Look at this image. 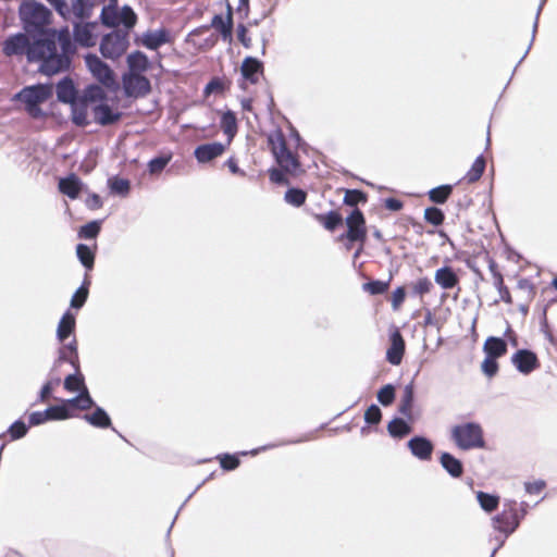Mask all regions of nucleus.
I'll list each match as a JSON object with an SVG mask.
<instances>
[{"instance_id": "59", "label": "nucleus", "mask_w": 557, "mask_h": 557, "mask_svg": "<svg viewBox=\"0 0 557 557\" xmlns=\"http://www.w3.org/2000/svg\"><path fill=\"white\" fill-rule=\"evenodd\" d=\"M407 289L404 285L397 286L391 296V305L394 311L398 310L406 300Z\"/></svg>"}, {"instance_id": "9", "label": "nucleus", "mask_w": 557, "mask_h": 557, "mask_svg": "<svg viewBox=\"0 0 557 557\" xmlns=\"http://www.w3.org/2000/svg\"><path fill=\"white\" fill-rule=\"evenodd\" d=\"M74 27V46L75 53L77 52V48H90L97 44L98 34L96 32L98 21L89 20H69Z\"/></svg>"}, {"instance_id": "12", "label": "nucleus", "mask_w": 557, "mask_h": 557, "mask_svg": "<svg viewBox=\"0 0 557 557\" xmlns=\"http://www.w3.org/2000/svg\"><path fill=\"white\" fill-rule=\"evenodd\" d=\"M388 347L386 349V361L392 366H399L406 350V342L400 330L392 324L388 332Z\"/></svg>"}, {"instance_id": "38", "label": "nucleus", "mask_w": 557, "mask_h": 557, "mask_svg": "<svg viewBox=\"0 0 557 557\" xmlns=\"http://www.w3.org/2000/svg\"><path fill=\"white\" fill-rule=\"evenodd\" d=\"M90 285H91V280L89 277L88 273H85V276L83 278L81 286L74 292V294L71 298V302H70L71 309L78 311L84 307V305L86 304L88 296H89Z\"/></svg>"}, {"instance_id": "30", "label": "nucleus", "mask_w": 557, "mask_h": 557, "mask_svg": "<svg viewBox=\"0 0 557 557\" xmlns=\"http://www.w3.org/2000/svg\"><path fill=\"white\" fill-rule=\"evenodd\" d=\"M76 327V315L71 312V309H67L61 317L55 337L60 343H64L70 336H74Z\"/></svg>"}, {"instance_id": "4", "label": "nucleus", "mask_w": 557, "mask_h": 557, "mask_svg": "<svg viewBox=\"0 0 557 557\" xmlns=\"http://www.w3.org/2000/svg\"><path fill=\"white\" fill-rule=\"evenodd\" d=\"M97 21L98 24L112 30L121 26L119 30L133 32L138 22V15L129 4H123L120 10H101Z\"/></svg>"}, {"instance_id": "42", "label": "nucleus", "mask_w": 557, "mask_h": 557, "mask_svg": "<svg viewBox=\"0 0 557 557\" xmlns=\"http://www.w3.org/2000/svg\"><path fill=\"white\" fill-rule=\"evenodd\" d=\"M232 81L226 77L212 76L203 87V96L209 97L214 92L224 94L230 90Z\"/></svg>"}, {"instance_id": "48", "label": "nucleus", "mask_w": 557, "mask_h": 557, "mask_svg": "<svg viewBox=\"0 0 557 557\" xmlns=\"http://www.w3.org/2000/svg\"><path fill=\"white\" fill-rule=\"evenodd\" d=\"M486 168V160L483 154H479L473 161L470 170L466 173L462 180L467 181L469 184L475 183L479 181L484 174Z\"/></svg>"}, {"instance_id": "51", "label": "nucleus", "mask_w": 557, "mask_h": 557, "mask_svg": "<svg viewBox=\"0 0 557 557\" xmlns=\"http://www.w3.org/2000/svg\"><path fill=\"white\" fill-rule=\"evenodd\" d=\"M528 509L529 504L527 502H521L520 504H518L519 516H517V519L515 518V524L502 529L498 528V532L500 534H505V537H509L511 534H513L520 527L521 521L527 516Z\"/></svg>"}, {"instance_id": "21", "label": "nucleus", "mask_w": 557, "mask_h": 557, "mask_svg": "<svg viewBox=\"0 0 557 557\" xmlns=\"http://www.w3.org/2000/svg\"><path fill=\"white\" fill-rule=\"evenodd\" d=\"M57 100L64 104H71L78 100V88L74 79L66 75L55 84Z\"/></svg>"}, {"instance_id": "8", "label": "nucleus", "mask_w": 557, "mask_h": 557, "mask_svg": "<svg viewBox=\"0 0 557 557\" xmlns=\"http://www.w3.org/2000/svg\"><path fill=\"white\" fill-rule=\"evenodd\" d=\"M53 96V86L51 83H37L24 86L12 98L13 101L23 104H41Z\"/></svg>"}, {"instance_id": "29", "label": "nucleus", "mask_w": 557, "mask_h": 557, "mask_svg": "<svg viewBox=\"0 0 557 557\" xmlns=\"http://www.w3.org/2000/svg\"><path fill=\"white\" fill-rule=\"evenodd\" d=\"M416 420H409L407 418L394 417L387 423L388 435L395 440H401L413 432V423Z\"/></svg>"}, {"instance_id": "36", "label": "nucleus", "mask_w": 557, "mask_h": 557, "mask_svg": "<svg viewBox=\"0 0 557 557\" xmlns=\"http://www.w3.org/2000/svg\"><path fill=\"white\" fill-rule=\"evenodd\" d=\"M75 251L77 260L85 269V273L92 271L96 260V248H91L89 245L84 243H78L75 247Z\"/></svg>"}, {"instance_id": "45", "label": "nucleus", "mask_w": 557, "mask_h": 557, "mask_svg": "<svg viewBox=\"0 0 557 557\" xmlns=\"http://www.w3.org/2000/svg\"><path fill=\"white\" fill-rule=\"evenodd\" d=\"M30 426L29 422L26 423L23 418H18L10 424L4 433L0 434V437L8 434L11 441H18L27 435Z\"/></svg>"}, {"instance_id": "44", "label": "nucleus", "mask_w": 557, "mask_h": 557, "mask_svg": "<svg viewBox=\"0 0 557 557\" xmlns=\"http://www.w3.org/2000/svg\"><path fill=\"white\" fill-rule=\"evenodd\" d=\"M476 500L486 513H492L495 511L500 503V497L497 494L494 493H487L483 491L476 492Z\"/></svg>"}, {"instance_id": "37", "label": "nucleus", "mask_w": 557, "mask_h": 557, "mask_svg": "<svg viewBox=\"0 0 557 557\" xmlns=\"http://www.w3.org/2000/svg\"><path fill=\"white\" fill-rule=\"evenodd\" d=\"M314 219L329 232H335L344 223L342 213L338 210L315 213Z\"/></svg>"}, {"instance_id": "27", "label": "nucleus", "mask_w": 557, "mask_h": 557, "mask_svg": "<svg viewBox=\"0 0 557 557\" xmlns=\"http://www.w3.org/2000/svg\"><path fill=\"white\" fill-rule=\"evenodd\" d=\"M438 462L453 479H460L465 473L462 460L449 451H441Z\"/></svg>"}, {"instance_id": "11", "label": "nucleus", "mask_w": 557, "mask_h": 557, "mask_svg": "<svg viewBox=\"0 0 557 557\" xmlns=\"http://www.w3.org/2000/svg\"><path fill=\"white\" fill-rule=\"evenodd\" d=\"M240 76L238 86L240 89L246 90L247 83L256 85L259 82V77L264 73V63L257 57L246 55L240 65Z\"/></svg>"}, {"instance_id": "55", "label": "nucleus", "mask_w": 557, "mask_h": 557, "mask_svg": "<svg viewBox=\"0 0 557 557\" xmlns=\"http://www.w3.org/2000/svg\"><path fill=\"white\" fill-rule=\"evenodd\" d=\"M432 288V281L429 277L424 276L417 280V282L412 285L410 294L412 297H422L431 293Z\"/></svg>"}, {"instance_id": "16", "label": "nucleus", "mask_w": 557, "mask_h": 557, "mask_svg": "<svg viewBox=\"0 0 557 557\" xmlns=\"http://www.w3.org/2000/svg\"><path fill=\"white\" fill-rule=\"evenodd\" d=\"M228 143L211 141L195 147L193 156L199 164H206L221 157L228 148Z\"/></svg>"}, {"instance_id": "25", "label": "nucleus", "mask_w": 557, "mask_h": 557, "mask_svg": "<svg viewBox=\"0 0 557 557\" xmlns=\"http://www.w3.org/2000/svg\"><path fill=\"white\" fill-rule=\"evenodd\" d=\"M124 92L127 97H145L151 92V83L143 73L133 74L132 82L125 83Z\"/></svg>"}, {"instance_id": "33", "label": "nucleus", "mask_w": 557, "mask_h": 557, "mask_svg": "<svg viewBox=\"0 0 557 557\" xmlns=\"http://www.w3.org/2000/svg\"><path fill=\"white\" fill-rule=\"evenodd\" d=\"M107 187L112 196L125 198L131 193L132 183L128 178L122 177L119 174H116L108 177Z\"/></svg>"}, {"instance_id": "63", "label": "nucleus", "mask_w": 557, "mask_h": 557, "mask_svg": "<svg viewBox=\"0 0 557 557\" xmlns=\"http://www.w3.org/2000/svg\"><path fill=\"white\" fill-rule=\"evenodd\" d=\"M86 194L87 198L85 199V206L87 209L95 211L102 208L103 200L100 195L95 191H90L89 189Z\"/></svg>"}, {"instance_id": "52", "label": "nucleus", "mask_w": 557, "mask_h": 557, "mask_svg": "<svg viewBox=\"0 0 557 557\" xmlns=\"http://www.w3.org/2000/svg\"><path fill=\"white\" fill-rule=\"evenodd\" d=\"M548 0H540V4L537 7V10H536V14H535V18H534V23H533V26H532V36H531V40H530V44L527 48V50L524 51L523 55L520 58V60L518 61V63L516 64V66L513 67V71H512V74L511 76L515 74L517 67L522 63V61L527 58L529 51L531 50L532 48V45L535 40V36H536V33H537V27H539V21H540V15L543 11V8L544 5L546 4Z\"/></svg>"}, {"instance_id": "35", "label": "nucleus", "mask_w": 557, "mask_h": 557, "mask_svg": "<svg viewBox=\"0 0 557 557\" xmlns=\"http://www.w3.org/2000/svg\"><path fill=\"white\" fill-rule=\"evenodd\" d=\"M226 18L223 16L222 13H215L212 18H211V22L210 24H206L207 25V28L208 30L210 28H214L216 32H219L221 38L223 41H226V42H232L233 41V24H228L226 23Z\"/></svg>"}, {"instance_id": "6", "label": "nucleus", "mask_w": 557, "mask_h": 557, "mask_svg": "<svg viewBox=\"0 0 557 557\" xmlns=\"http://www.w3.org/2000/svg\"><path fill=\"white\" fill-rule=\"evenodd\" d=\"M132 32L113 29L102 36L99 44V51L104 59L112 61L121 58L128 49L129 34Z\"/></svg>"}, {"instance_id": "62", "label": "nucleus", "mask_w": 557, "mask_h": 557, "mask_svg": "<svg viewBox=\"0 0 557 557\" xmlns=\"http://www.w3.org/2000/svg\"><path fill=\"white\" fill-rule=\"evenodd\" d=\"M81 387V376L77 373H70L63 380V388L69 393H74Z\"/></svg>"}, {"instance_id": "28", "label": "nucleus", "mask_w": 557, "mask_h": 557, "mask_svg": "<svg viewBox=\"0 0 557 557\" xmlns=\"http://www.w3.org/2000/svg\"><path fill=\"white\" fill-rule=\"evenodd\" d=\"M216 113L220 114V127L226 136V143L231 145L238 133L236 113L231 109H226L225 111L216 110Z\"/></svg>"}, {"instance_id": "40", "label": "nucleus", "mask_w": 557, "mask_h": 557, "mask_svg": "<svg viewBox=\"0 0 557 557\" xmlns=\"http://www.w3.org/2000/svg\"><path fill=\"white\" fill-rule=\"evenodd\" d=\"M104 219H95L81 225L77 231V237L85 240H95L101 230Z\"/></svg>"}, {"instance_id": "20", "label": "nucleus", "mask_w": 557, "mask_h": 557, "mask_svg": "<svg viewBox=\"0 0 557 557\" xmlns=\"http://www.w3.org/2000/svg\"><path fill=\"white\" fill-rule=\"evenodd\" d=\"M406 445L411 455L420 461L431 460L435 448L432 440L422 434L413 435Z\"/></svg>"}, {"instance_id": "34", "label": "nucleus", "mask_w": 557, "mask_h": 557, "mask_svg": "<svg viewBox=\"0 0 557 557\" xmlns=\"http://www.w3.org/2000/svg\"><path fill=\"white\" fill-rule=\"evenodd\" d=\"M434 281L443 289H451L459 283V277L449 265H443L435 271Z\"/></svg>"}, {"instance_id": "15", "label": "nucleus", "mask_w": 557, "mask_h": 557, "mask_svg": "<svg viewBox=\"0 0 557 557\" xmlns=\"http://www.w3.org/2000/svg\"><path fill=\"white\" fill-rule=\"evenodd\" d=\"M58 190L70 199L76 200L88 191V185L76 173L72 172L59 178Z\"/></svg>"}, {"instance_id": "64", "label": "nucleus", "mask_w": 557, "mask_h": 557, "mask_svg": "<svg viewBox=\"0 0 557 557\" xmlns=\"http://www.w3.org/2000/svg\"><path fill=\"white\" fill-rule=\"evenodd\" d=\"M237 39L244 48L249 49L251 47V38L248 35V26L242 22L236 27Z\"/></svg>"}, {"instance_id": "49", "label": "nucleus", "mask_w": 557, "mask_h": 557, "mask_svg": "<svg viewBox=\"0 0 557 557\" xmlns=\"http://www.w3.org/2000/svg\"><path fill=\"white\" fill-rule=\"evenodd\" d=\"M377 401L383 407H389L393 405L396 398V389L395 385L392 383L384 384L381 386L376 393Z\"/></svg>"}, {"instance_id": "26", "label": "nucleus", "mask_w": 557, "mask_h": 557, "mask_svg": "<svg viewBox=\"0 0 557 557\" xmlns=\"http://www.w3.org/2000/svg\"><path fill=\"white\" fill-rule=\"evenodd\" d=\"M416 403V387L413 380L404 386L400 401L398 405V412L409 419L417 420V417L412 412V407Z\"/></svg>"}, {"instance_id": "1", "label": "nucleus", "mask_w": 557, "mask_h": 557, "mask_svg": "<svg viewBox=\"0 0 557 557\" xmlns=\"http://www.w3.org/2000/svg\"><path fill=\"white\" fill-rule=\"evenodd\" d=\"M36 50L28 61L38 64V72L47 77L69 73L74 69L75 46L74 28L69 25L51 27L48 25L44 33L35 39Z\"/></svg>"}, {"instance_id": "50", "label": "nucleus", "mask_w": 557, "mask_h": 557, "mask_svg": "<svg viewBox=\"0 0 557 557\" xmlns=\"http://www.w3.org/2000/svg\"><path fill=\"white\" fill-rule=\"evenodd\" d=\"M423 219L426 223L437 227L444 223L445 213L441 208L431 206L424 209Z\"/></svg>"}, {"instance_id": "31", "label": "nucleus", "mask_w": 557, "mask_h": 557, "mask_svg": "<svg viewBox=\"0 0 557 557\" xmlns=\"http://www.w3.org/2000/svg\"><path fill=\"white\" fill-rule=\"evenodd\" d=\"M482 350L484 356L499 359L507 354L508 342L504 337L491 335L486 337Z\"/></svg>"}, {"instance_id": "41", "label": "nucleus", "mask_w": 557, "mask_h": 557, "mask_svg": "<svg viewBox=\"0 0 557 557\" xmlns=\"http://www.w3.org/2000/svg\"><path fill=\"white\" fill-rule=\"evenodd\" d=\"M173 158L172 151H161L147 163V170L150 175L160 174L171 162Z\"/></svg>"}, {"instance_id": "14", "label": "nucleus", "mask_w": 557, "mask_h": 557, "mask_svg": "<svg viewBox=\"0 0 557 557\" xmlns=\"http://www.w3.org/2000/svg\"><path fill=\"white\" fill-rule=\"evenodd\" d=\"M510 360L516 370L523 375H529L541 367L537 355L529 348L517 349Z\"/></svg>"}, {"instance_id": "13", "label": "nucleus", "mask_w": 557, "mask_h": 557, "mask_svg": "<svg viewBox=\"0 0 557 557\" xmlns=\"http://www.w3.org/2000/svg\"><path fill=\"white\" fill-rule=\"evenodd\" d=\"M136 45H141L150 51H156L162 46L172 41V35L169 28L162 26L158 29H148L141 34L140 39L135 36Z\"/></svg>"}, {"instance_id": "2", "label": "nucleus", "mask_w": 557, "mask_h": 557, "mask_svg": "<svg viewBox=\"0 0 557 557\" xmlns=\"http://www.w3.org/2000/svg\"><path fill=\"white\" fill-rule=\"evenodd\" d=\"M267 144L278 168H270L268 170L271 183L278 186H288L289 181L286 173L298 176L304 173L299 158L294 154L286 146L284 133L281 128H276L267 137Z\"/></svg>"}, {"instance_id": "22", "label": "nucleus", "mask_w": 557, "mask_h": 557, "mask_svg": "<svg viewBox=\"0 0 557 557\" xmlns=\"http://www.w3.org/2000/svg\"><path fill=\"white\" fill-rule=\"evenodd\" d=\"M519 516L518 503L515 499H505L504 509L492 518L494 530L498 532V528H506L515 524V518Z\"/></svg>"}, {"instance_id": "43", "label": "nucleus", "mask_w": 557, "mask_h": 557, "mask_svg": "<svg viewBox=\"0 0 557 557\" xmlns=\"http://www.w3.org/2000/svg\"><path fill=\"white\" fill-rule=\"evenodd\" d=\"M345 196L343 205L347 207L358 208V205H364L368 201V194L360 188H343Z\"/></svg>"}, {"instance_id": "61", "label": "nucleus", "mask_w": 557, "mask_h": 557, "mask_svg": "<svg viewBox=\"0 0 557 557\" xmlns=\"http://www.w3.org/2000/svg\"><path fill=\"white\" fill-rule=\"evenodd\" d=\"M541 332L544 334L545 338L557 349V336L549 329V324L546 317V311L543 312L541 319Z\"/></svg>"}, {"instance_id": "57", "label": "nucleus", "mask_w": 557, "mask_h": 557, "mask_svg": "<svg viewBox=\"0 0 557 557\" xmlns=\"http://www.w3.org/2000/svg\"><path fill=\"white\" fill-rule=\"evenodd\" d=\"M481 371L487 379H493L499 371V363L497 358L484 356L481 362Z\"/></svg>"}, {"instance_id": "18", "label": "nucleus", "mask_w": 557, "mask_h": 557, "mask_svg": "<svg viewBox=\"0 0 557 557\" xmlns=\"http://www.w3.org/2000/svg\"><path fill=\"white\" fill-rule=\"evenodd\" d=\"M109 101L110 100H104L90 108L95 123L100 126L113 125L121 121L123 116V113L114 109Z\"/></svg>"}, {"instance_id": "5", "label": "nucleus", "mask_w": 557, "mask_h": 557, "mask_svg": "<svg viewBox=\"0 0 557 557\" xmlns=\"http://www.w3.org/2000/svg\"><path fill=\"white\" fill-rule=\"evenodd\" d=\"M310 438L311 437L309 435H305V436L296 438V440H287V441H283L280 443H270V444L253 448L251 450H243V451H238V453H234V454L222 453V454H218L215 456V459L219 460L220 467L223 471L230 472V471L236 470L240 466V462H242L240 456H247V455L256 456L259 453L265 451L268 449H272V448H275L278 446H283V445H293V444L302 443V442L309 441Z\"/></svg>"}, {"instance_id": "46", "label": "nucleus", "mask_w": 557, "mask_h": 557, "mask_svg": "<svg viewBox=\"0 0 557 557\" xmlns=\"http://www.w3.org/2000/svg\"><path fill=\"white\" fill-rule=\"evenodd\" d=\"M454 186L453 184H443L431 188L428 191L429 200L435 205H444L450 197Z\"/></svg>"}, {"instance_id": "32", "label": "nucleus", "mask_w": 557, "mask_h": 557, "mask_svg": "<svg viewBox=\"0 0 557 557\" xmlns=\"http://www.w3.org/2000/svg\"><path fill=\"white\" fill-rule=\"evenodd\" d=\"M126 64L132 74H140L147 72L151 62L148 55L141 50H135L126 57Z\"/></svg>"}, {"instance_id": "23", "label": "nucleus", "mask_w": 557, "mask_h": 557, "mask_svg": "<svg viewBox=\"0 0 557 557\" xmlns=\"http://www.w3.org/2000/svg\"><path fill=\"white\" fill-rule=\"evenodd\" d=\"M94 411L91 413H84L82 416V419H84L89 425L97 428V429H111L113 432H115L124 441L125 437L115 429L112 426V420L110 414L107 412L104 408L97 405L92 408Z\"/></svg>"}, {"instance_id": "53", "label": "nucleus", "mask_w": 557, "mask_h": 557, "mask_svg": "<svg viewBox=\"0 0 557 557\" xmlns=\"http://www.w3.org/2000/svg\"><path fill=\"white\" fill-rule=\"evenodd\" d=\"M389 286V280L382 281V280H370L362 284V289L367 293H369L372 296H379L383 295L387 292Z\"/></svg>"}, {"instance_id": "10", "label": "nucleus", "mask_w": 557, "mask_h": 557, "mask_svg": "<svg viewBox=\"0 0 557 557\" xmlns=\"http://www.w3.org/2000/svg\"><path fill=\"white\" fill-rule=\"evenodd\" d=\"M344 222L347 230L337 237L338 240L343 242L344 237H349L350 240L368 238L366 216L359 208H354Z\"/></svg>"}, {"instance_id": "58", "label": "nucleus", "mask_w": 557, "mask_h": 557, "mask_svg": "<svg viewBox=\"0 0 557 557\" xmlns=\"http://www.w3.org/2000/svg\"><path fill=\"white\" fill-rule=\"evenodd\" d=\"M79 395V410H86L89 408H94L97 406L96 401L91 397L89 389L86 385V382H84V385H81V387L75 392Z\"/></svg>"}, {"instance_id": "56", "label": "nucleus", "mask_w": 557, "mask_h": 557, "mask_svg": "<svg viewBox=\"0 0 557 557\" xmlns=\"http://www.w3.org/2000/svg\"><path fill=\"white\" fill-rule=\"evenodd\" d=\"M364 422L369 426H377L382 420V410L376 404H371L364 411Z\"/></svg>"}, {"instance_id": "54", "label": "nucleus", "mask_w": 557, "mask_h": 557, "mask_svg": "<svg viewBox=\"0 0 557 557\" xmlns=\"http://www.w3.org/2000/svg\"><path fill=\"white\" fill-rule=\"evenodd\" d=\"M60 383L61 379L59 376L47 380L38 392L36 403H44L47 397H51L54 388L59 386Z\"/></svg>"}, {"instance_id": "3", "label": "nucleus", "mask_w": 557, "mask_h": 557, "mask_svg": "<svg viewBox=\"0 0 557 557\" xmlns=\"http://www.w3.org/2000/svg\"><path fill=\"white\" fill-rule=\"evenodd\" d=\"M450 438L460 450H471L486 447L484 430L476 421H467L455 424L450 429Z\"/></svg>"}, {"instance_id": "17", "label": "nucleus", "mask_w": 557, "mask_h": 557, "mask_svg": "<svg viewBox=\"0 0 557 557\" xmlns=\"http://www.w3.org/2000/svg\"><path fill=\"white\" fill-rule=\"evenodd\" d=\"M71 4L65 3L62 20H89L92 16L96 0H70Z\"/></svg>"}, {"instance_id": "7", "label": "nucleus", "mask_w": 557, "mask_h": 557, "mask_svg": "<svg viewBox=\"0 0 557 557\" xmlns=\"http://www.w3.org/2000/svg\"><path fill=\"white\" fill-rule=\"evenodd\" d=\"M87 70L95 79L108 89L116 87L115 74L112 67L94 52L84 55Z\"/></svg>"}, {"instance_id": "24", "label": "nucleus", "mask_w": 557, "mask_h": 557, "mask_svg": "<svg viewBox=\"0 0 557 557\" xmlns=\"http://www.w3.org/2000/svg\"><path fill=\"white\" fill-rule=\"evenodd\" d=\"M82 102L86 103L89 108L96 106L104 100H110L108 90L101 84L91 83L84 87L78 98Z\"/></svg>"}, {"instance_id": "39", "label": "nucleus", "mask_w": 557, "mask_h": 557, "mask_svg": "<svg viewBox=\"0 0 557 557\" xmlns=\"http://www.w3.org/2000/svg\"><path fill=\"white\" fill-rule=\"evenodd\" d=\"M71 121L77 127H86L90 124L88 120V106L79 99L71 103Z\"/></svg>"}, {"instance_id": "47", "label": "nucleus", "mask_w": 557, "mask_h": 557, "mask_svg": "<svg viewBox=\"0 0 557 557\" xmlns=\"http://www.w3.org/2000/svg\"><path fill=\"white\" fill-rule=\"evenodd\" d=\"M307 191L300 187L288 186L285 194L284 200L286 203L299 208L305 205L307 200Z\"/></svg>"}, {"instance_id": "60", "label": "nucleus", "mask_w": 557, "mask_h": 557, "mask_svg": "<svg viewBox=\"0 0 557 557\" xmlns=\"http://www.w3.org/2000/svg\"><path fill=\"white\" fill-rule=\"evenodd\" d=\"M79 398L81 397L78 393H76V395L71 398H58V405L66 409L69 413V419L75 417V413L72 408L79 410Z\"/></svg>"}, {"instance_id": "19", "label": "nucleus", "mask_w": 557, "mask_h": 557, "mask_svg": "<svg viewBox=\"0 0 557 557\" xmlns=\"http://www.w3.org/2000/svg\"><path fill=\"white\" fill-rule=\"evenodd\" d=\"M69 419L65 408L58 403L49 405L45 410L33 411L29 413V425H41L49 421H64Z\"/></svg>"}]
</instances>
